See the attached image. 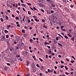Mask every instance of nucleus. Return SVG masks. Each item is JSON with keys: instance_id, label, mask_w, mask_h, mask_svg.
<instances>
[{"instance_id": "obj_43", "label": "nucleus", "mask_w": 76, "mask_h": 76, "mask_svg": "<svg viewBox=\"0 0 76 76\" xmlns=\"http://www.w3.org/2000/svg\"><path fill=\"white\" fill-rule=\"evenodd\" d=\"M28 15H31V14L30 13V12H29V11H28Z\"/></svg>"}, {"instance_id": "obj_45", "label": "nucleus", "mask_w": 76, "mask_h": 76, "mask_svg": "<svg viewBox=\"0 0 76 76\" xmlns=\"http://www.w3.org/2000/svg\"><path fill=\"white\" fill-rule=\"evenodd\" d=\"M41 11H42V12H44V10H43V9H41Z\"/></svg>"}, {"instance_id": "obj_48", "label": "nucleus", "mask_w": 76, "mask_h": 76, "mask_svg": "<svg viewBox=\"0 0 76 76\" xmlns=\"http://www.w3.org/2000/svg\"><path fill=\"white\" fill-rule=\"evenodd\" d=\"M41 33H42V34L43 33V32H44V31H43L42 30L40 31Z\"/></svg>"}, {"instance_id": "obj_31", "label": "nucleus", "mask_w": 76, "mask_h": 76, "mask_svg": "<svg viewBox=\"0 0 76 76\" xmlns=\"http://www.w3.org/2000/svg\"><path fill=\"white\" fill-rule=\"evenodd\" d=\"M39 76H42V73H39Z\"/></svg>"}, {"instance_id": "obj_4", "label": "nucleus", "mask_w": 76, "mask_h": 76, "mask_svg": "<svg viewBox=\"0 0 76 76\" xmlns=\"http://www.w3.org/2000/svg\"><path fill=\"white\" fill-rule=\"evenodd\" d=\"M26 66H29V62L28 61H27L26 62Z\"/></svg>"}, {"instance_id": "obj_62", "label": "nucleus", "mask_w": 76, "mask_h": 76, "mask_svg": "<svg viewBox=\"0 0 76 76\" xmlns=\"http://www.w3.org/2000/svg\"><path fill=\"white\" fill-rule=\"evenodd\" d=\"M36 35H37V34H33V36H36Z\"/></svg>"}, {"instance_id": "obj_53", "label": "nucleus", "mask_w": 76, "mask_h": 76, "mask_svg": "<svg viewBox=\"0 0 76 76\" xmlns=\"http://www.w3.org/2000/svg\"><path fill=\"white\" fill-rule=\"evenodd\" d=\"M44 44L45 45H47V43L46 42H45Z\"/></svg>"}, {"instance_id": "obj_59", "label": "nucleus", "mask_w": 76, "mask_h": 76, "mask_svg": "<svg viewBox=\"0 0 76 76\" xmlns=\"http://www.w3.org/2000/svg\"><path fill=\"white\" fill-rule=\"evenodd\" d=\"M61 63H62V64H63L64 63V62L62 61H61Z\"/></svg>"}, {"instance_id": "obj_57", "label": "nucleus", "mask_w": 76, "mask_h": 76, "mask_svg": "<svg viewBox=\"0 0 76 76\" xmlns=\"http://www.w3.org/2000/svg\"><path fill=\"white\" fill-rule=\"evenodd\" d=\"M16 12L18 13H19L20 12L19 11H18V10H17L16 11Z\"/></svg>"}, {"instance_id": "obj_55", "label": "nucleus", "mask_w": 76, "mask_h": 76, "mask_svg": "<svg viewBox=\"0 0 76 76\" xmlns=\"http://www.w3.org/2000/svg\"><path fill=\"white\" fill-rule=\"evenodd\" d=\"M42 21L43 22H45V20L44 19L42 20Z\"/></svg>"}, {"instance_id": "obj_17", "label": "nucleus", "mask_w": 76, "mask_h": 76, "mask_svg": "<svg viewBox=\"0 0 76 76\" xmlns=\"http://www.w3.org/2000/svg\"><path fill=\"white\" fill-rule=\"evenodd\" d=\"M21 5L23 6H24V7H26V5L25 4H22Z\"/></svg>"}, {"instance_id": "obj_64", "label": "nucleus", "mask_w": 76, "mask_h": 76, "mask_svg": "<svg viewBox=\"0 0 76 76\" xmlns=\"http://www.w3.org/2000/svg\"><path fill=\"white\" fill-rule=\"evenodd\" d=\"M60 72L61 73H62L63 72V71L62 70H60Z\"/></svg>"}, {"instance_id": "obj_22", "label": "nucleus", "mask_w": 76, "mask_h": 76, "mask_svg": "<svg viewBox=\"0 0 76 76\" xmlns=\"http://www.w3.org/2000/svg\"><path fill=\"white\" fill-rule=\"evenodd\" d=\"M24 28L25 29H26L27 30L28 29V27H26V26H24Z\"/></svg>"}, {"instance_id": "obj_39", "label": "nucleus", "mask_w": 76, "mask_h": 76, "mask_svg": "<svg viewBox=\"0 0 76 76\" xmlns=\"http://www.w3.org/2000/svg\"><path fill=\"white\" fill-rule=\"evenodd\" d=\"M36 66H37V67H39V65H38V64H37Z\"/></svg>"}, {"instance_id": "obj_40", "label": "nucleus", "mask_w": 76, "mask_h": 76, "mask_svg": "<svg viewBox=\"0 0 76 76\" xmlns=\"http://www.w3.org/2000/svg\"><path fill=\"white\" fill-rule=\"evenodd\" d=\"M74 62H75V61H71V63H74Z\"/></svg>"}, {"instance_id": "obj_29", "label": "nucleus", "mask_w": 76, "mask_h": 76, "mask_svg": "<svg viewBox=\"0 0 76 76\" xmlns=\"http://www.w3.org/2000/svg\"><path fill=\"white\" fill-rule=\"evenodd\" d=\"M56 39L57 41H58V37H57Z\"/></svg>"}, {"instance_id": "obj_20", "label": "nucleus", "mask_w": 76, "mask_h": 76, "mask_svg": "<svg viewBox=\"0 0 76 76\" xmlns=\"http://www.w3.org/2000/svg\"><path fill=\"white\" fill-rule=\"evenodd\" d=\"M39 60H40V61H41L42 62L43 60H42V59H41V58H39Z\"/></svg>"}, {"instance_id": "obj_46", "label": "nucleus", "mask_w": 76, "mask_h": 76, "mask_svg": "<svg viewBox=\"0 0 76 76\" xmlns=\"http://www.w3.org/2000/svg\"><path fill=\"white\" fill-rule=\"evenodd\" d=\"M17 26L18 27H20V25L19 24H18L17 25Z\"/></svg>"}, {"instance_id": "obj_35", "label": "nucleus", "mask_w": 76, "mask_h": 76, "mask_svg": "<svg viewBox=\"0 0 76 76\" xmlns=\"http://www.w3.org/2000/svg\"><path fill=\"white\" fill-rule=\"evenodd\" d=\"M22 33H25V31H24V30H22Z\"/></svg>"}, {"instance_id": "obj_54", "label": "nucleus", "mask_w": 76, "mask_h": 76, "mask_svg": "<svg viewBox=\"0 0 76 76\" xmlns=\"http://www.w3.org/2000/svg\"><path fill=\"white\" fill-rule=\"evenodd\" d=\"M51 12L52 13H54V11L53 10H51Z\"/></svg>"}, {"instance_id": "obj_9", "label": "nucleus", "mask_w": 76, "mask_h": 76, "mask_svg": "<svg viewBox=\"0 0 76 76\" xmlns=\"http://www.w3.org/2000/svg\"><path fill=\"white\" fill-rule=\"evenodd\" d=\"M71 40H72L73 41H74V40H75V38H74V37H72L71 39Z\"/></svg>"}, {"instance_id": "obj_25", "label": "nucleus", "mask_w": 76, "mask_h": 76, "mask_svg": "<svg viewBox=\"0 0 76 76\" xmlns=\"http://www.w3.org/2000/svg\"><path fill=\"white\" fill-rule=\"evenodd\" d=\"M9 37V35H7L6 36V38H8Z\"/></svg>"}, {"instance_id": "obj_61", "label": "nucleus", "mask_w": 76, "mask_h": 76, "mask_svg": "<svg viewBox=\"0 0 76 76\" xmlns=\"http://www.w3.org/2000/svg\"><path fill=\"white\" fill-rule=\"evenodd\" d=\"M70 6H71V7L72 8H73V6H74L71 5H70Z\"/></svg>"}, {"instance_id": "obj_37", "label": "nucleus", "mask_w": 76, "mask_h": 76, "mask_svg": "<svg viewBox=\"0 0 76 76\" xmlns=\"http://www.w3.org/2000/svg\"><path fill=\"white\" fill-rule=\"evenodd\" d=\"M58 57H59V58H61V56L60 55H58Z\"/></svg>"}, {"instance_id": "obj_26", "label": "nucleus", "mask_w": 76, "mask_h": 76, "mask_svg": "<svg viewBox=\"0 0 76 76\" xmlns=\"http://www.w3.org/2000/svg\"><path fill=\"white\" fill-rule=\"evenodd\" d=\"M10 28V25H9L7 26V28Z\"/></svg>"}, {"instance_id": "obj_33", "label": "nucleus", "mask_w": 76, "mask_h": 76, "mask_svg": "<svg viewBox=\"0 0 76 76\" xmlns=\"http://www.w3.org/2000/svg\"><path fill=\"white\" fill-rule=\"evenodd\" d=\"M68 36H69V37H72V36L70 35V34H68Z\"/></svg>"}, {"instance_id": "obj_2", "label": "nucleus", "mask_w": 76, "mask_h": 76, "mask_svg": "<svg viewBox=\"0 0 76 76\" xmlns=\"http://www.w3.org/2000/svg\"><path fill=\"white\" fill-rule=\"evenodd\" d=\"M23 53L24 54H26V56H27V55H28V53L27 52L24 51L23 52Z\"/></svg>"}, {"instance_id": "obj_52", "label": "nucleus", "mask_w": 76, "mask_h": 76, "mask_svg": "<svg viewBox=\"0 0 76 76\" xmlns=\"http://www.w3.org/2000/svg\"><path fill=\"white\" fill-rule=\"evenodd\" d=\"M33 18H36L37 16H33Z\"/></svg>"}, {"instance_id": "obj_50", "label": "nucleus", "mask_w": 76, "mask_h": 76, "mask_svg": "<svg viewBox=\"0 0 76 76\" xmlns=\"http://www.w3.org/2000/svg\"><path fill=\"white\" fill-rule=\"evenodd\" d=\"M33 9H34V10H37V9L35 7H34Z\"/></svg>"}, {"instance_id": "obj_19", "label": "nucleus", "mask_w": 76, "mask_h": 76, "mask_svg": "<svg viewBox=\"0 0 76 76\" xmlns=\"http://www.w3.org/2000/svg\"><path fill=\"white\" fill-rule=\"evenodd\" d=\"M72 58H73L74 59V60H76V59H75V57L73 56H72Z\"/></svg>"}, {"instance_id": "obj_13", "label": "nucleus", "mask_w": 76, "mask_h": 76, "mask_svg": "<svg viewBox=\"0 0 76 76\" xmlns=\"http://www.w3.org/2000/svg\"><path fill=\"white\" fill-rule=\"evenodd\" d=\"M0 20H1V22H3V18H1Z\"/></svg>"}, {"instance_id": "obj_41", "label": "nucleus", "mask_w": 76, "mask_h": 76, "mask_svg": "<svg viewBox=\"0 0 76 76\" xmlns=\"http://www.w3.org/2000/svg\"><path fill=\"white\" fill-rule=\"evenodd\" d=\"M47 47H48V48H51V47H50V46H49L48 45H47Z\"/></svg>"}, {"instance_id": "obj_24", "label": "nucleus", "mask_w": 76, "mask_h": 76, "mask_svg": "<svg viewBox=\"0 0 76 76\" xmlns=\"http://www.w3.org/2000/svg\"><path fill=\"white\" fill-rule=\"evenodd\" d=\"M67 66H65V69H66V70H68V69H67Z\"/></svg>"}, {"instance_id": "obj_60", "label": "nucleus", "mask_w": 76, "mask_h": 76, "mask_svg": "<svg viewBox=\"0 0 76 76\" xmlns=\"http://www.w3.org/2000/svg\"><path fill=\"white\" fill-rule=\"evenodd\" d=\"M65 74L66 75H69V73L66 72L65 73Z\"/></svg>"}, {"instance_id": "obj_47", "label": "nucleus", "mask_w": 76, "mask_h": 76, "mask_svg": "<svg viewBox=\"0 0 76 76\" xmlns=\"http://www.w3.org/2000/svg\"><path fill=\"white\" fill-rule=\"evenodd\" d=\"M20 1L21 2V3H23V0H20Z\"/></svg>"}, {"instance_id": "obj_7", "label": "nucleus", "mask_w": 76, "mask_h": 76, "mask_svg": "<svg viewBox=\"0 0 76 76\" xmlns=\"http://www.w3.org/2000/svg\"><path fill=\"white\" fill-rule=\"evenodd\" d=\"M35 20L36 21V22H39V20H37V18H35Z\"/></svg>"}, {"instance_id": "obj_34", "label": "nucleus", "mask_w": 76, "mask_h": 76, "mask_svg": "<svg viewBox=\"0 0 76 76\" xmlns=\"http://www.w3.org/2000/svg\"><path fill=\"white\" fill-rule=\"evenodd\" d=\"M4 70H7V67H5L4 68Z\"/></svg>"}, {"instance_id": "obj_58", "label": "nucleus", "mask_w": 76, "mask_h": 76, "mask_svg": "<svg viewBox=\"0 0 76 76\" xmlns=\"http://www.w3.org/2000/svg\"><path fill=\"white\" fill-rule=\"evenodd\" d=\"M45 57L46 58H48V55H46Z\"/></svg>"}, {"instance_id": "obj_49", "label": "nucleus", "mask_w": 76, "mask_h": 76, "mask_svg": "<svg viewBox=\"0 0 76 76\" xmlns=\"http://www.w3.org/2000/svg\"><path fill=\"white\" fill-rule=\"evenodd\" d=\"M29 48L30 50H31V49L32 48V47H31V46H29Z\"/></svg>"}, {"instance_id": "obj_21", "label": "nucleus", "mask_w": 76, "mask_h": 76, "mask_svg": "<svg viewBox=\"0 0 76 76\" xmlns=\"http://www.w3.org/2000/svg\"><path fill=\"white\" fill-rule=\"evenodd\" d=\"M32 41H33V40H32V39H30V42H31V43H32Z\"/></svg>"}, {"instance_id": "obj_3", "label": "nucleus", "mask_w": 76, "mask_h": 76, "mask_svg": "<svg viewBox=\"0 0 76 76\" xmlns=\"http://www.w3.org/2000/svg\"><path fill=\"white\" fill-rule=\"evenodd\" d=\"M46 12L47 14H48L49 15H50L51 13V12H50V11H48V10L46 11Z\"/></svg>"}, {"instance_id": "obj_11", "label": "nucleus", "mask_w": 76, "mask_h": 76, "mask_svg": "<svg viewBox=\"0 0 76 76\" xmlns=\"http://www.w3.org/2000/svg\"><path fill=\"white\" fill-rule=\"evenodd\" d=\"M5 18L6 20H9V17H8V16H6L5 17Z\"/></svg>"}, {"instance_id": "obj_51", "label": "nucleus", "mask_w": 76, "mask_h": 76, "mask_svg": "<svg viewBox=\"0 0 76 76\" xmlns=\"http://www.w3.org/2000/svg\"><path fill=\"white\" fill-rule=\"evenodd\" d=\"M8 66H10V64L9 63H7V64Z\"/></svg>"}, {"instance_id": "obj_30", "label": "nucleus", "mask_w": 76, "mask_h": 76, "mask_svg": "<svg viewBox=\"0 0 76 76\" xmlns=\"http://www.w3.org/2000/svg\"><path fill=\"white\" fill-rule=\"evenodd\" d=\"M12 50H13V48H10V51H12Z\"/></svg>"}, {"instance_id": "obj_10", "label": "nucleus", "mask_w": 76, "mask_h": 76, "mask_svg": "<svg viewBox=\"0 0 76 76\" xmlns=\"http://www.w3.org/2000/svg\"><path fill=\"white\" fill-rule=\"evenodd\" d=\"M4 32H5V33H6V34L7 33H8V32H9V31H7V30H5Z\"/></svg>"}, {"instance_id": "obj_38", "label": "nucleus", "mask_w": 76, "mask_h": 76, "mask_svg": "<svg viewBox=\"0 0 76 76\" xmlns=\"http://www.w3.org/2000/svg\"><path fill=\"white\" fill-rule=\"evenodd\" d=\"M48 72L49 73H50V72H51V70H50V69H48Z\"/></svg>"}, {"instance_id": "obj_15", "label": "nucleus", "mask_w": 76, "mask_h": 76, "mask_svg": "<svg viewBox=\"0 0 76 76\" xmlns=\"http://www.w3.org/2000/svg\"><path fill=\"white\" fill-rule=\"evenodd\" d=\"M62 31H66V29H64V28L63 29H61Z\"/></svg>"}, {"instance_id": "obj_8", "label": "nucleus", "mask_w": 76, "mask_h": 76, "mask_svg": "<svg viewBox=\"0 0 76 76\" xmlns=\"http://www.w3.org/2000/svg\"><path fill=\"white\" fill-rule=\"evenodd\" d=\"M51 6L53 7H56V6L55 5H54L53 4H51Z\"/></svg>"}, {"instance_id": "obj_23", "label": "nucleus", "mask_w": 76, "mask_h": 76, "mask_svg": "<svg viewBox=\"0 0 76 76\" xmlns=\"http://www.w3.org/2000/svg\"><path fill=\"white\" fill-rule=\"evenodd\" d=\"M16 20H19V17H16Z\"/></svg>"}, {"instance_id": "obj_28", "label": "nucleus", "mask_w": 76, "mask_h": 76, "mask_svg": "<svg viewBox=\"0 0 76 76\" xmlns=\"http://www.w3.org/2000/svg\"><path fill=\"white\" fill-rule=\"evenodd\" d=\"M26 4H28V5H31V4L30 3H27Z\"/></svg>"}, {"instance_id": "obj_18", "label": "nucleus", "mask_w": 76, "mask_h": 76, "mask_svg": "<svg viewBox=\"0 0 76 76\" xmlns=\"http://www.w3.org/2000/svg\"><path fill=\"white\" fill-rule=\"evenodd\" d=\"M58 45H59L60 46H61V47H63V45L62 44H60V43H58Z\"/></svg>"}, {"instance_id": "obj_32", "label": "nucleus", "mask_w": 76, "mask_h": 76, "mask_svg": "<svg viewBox=\"0 0 76 76\" xmlns=\"http://www.w3.org/2000/svg\"><path fill=\"white\" fill-rule=\"evenodd\" d=\"M23 11H24V12H26V10H25V9L24 8H23Z\"/></svg>"}, {"instance_id": "obj_1", "label": "nucleus", "mask_w": 76, "mask_h": 76, "mask_svg": "<svg viewBox=\"0 0 76 76\" xmlns=\"http://www.w3.org/2000/svg\"><path fill=\"white\" fill-rule=\"evenodd\" d=\"M27 36H28V34H25L23 35V36L24 37H26Z\"/></svg>"}, {"instance_id": "obj_27", "label": "nucleus", "mask_w": 76, "mask_h": 76, "mask_svg": "<svg viewBox=\"0 0 76 76\" xmlns=\"http://www.w3.org/2000/svg\"><path fill=\"white\" fill-rule=\"evenodd\" d=\"M26 76H30V74L28 73L26 75Z\"/></svg>"}, {"instance_id": "obj_12", "label": "nucleus", "mask_w": 76, "mask_h": 76, "mask_svg": "<svg viewBox=\"0 0 76 76\" xmlns=\"http://www.w3.org/2000/svg\"><path fill=\"white\" fill-rule=\"evenodd\" d=\"M58 35H59V36L61 37V38H63V37H62V36H61V35L60 34H58Z\"/></svg>"}, {"instance_id": "obj_16", "label": "nucleus", "mask_w": 76, "mask_h": 76, "mask_svg": "<svg viewBox=\"0 0 76 76\" xmlns=\"http://www.w3.org/2000/svg\"><path fill=\"white\" fill-rule=\"evenodd\" d=\"M19 60H20V61H23L21 57H20V58L19 59Z\"/></svg>"}, {"instance_id": "obj_36", "label": "nucleus", "mask_w": 76, "mask_h": 76, "mask_svg": "<svg viewBox=\"0 0 76 76\" xmlns=\"http://www.w3.org/2000/svg\"><path fill=\"white\" fill-rule=\"evenodd\" d=\"M28 23H30V22H31V20H28Z\"/></svg>"}, {"instance_id": "obj_56", "label": "nucleus", "mask_w": 76, "mask_h": 76, "mask_svg": "<svg viewBox=\"0 0 76 76\" xmlns=\"http://www.w3.org/2000/svg\"><path fill=\"white\" fill-rule=\"evenodd\" d=\"M12 16L14 18H15V15H13V14H12Z\"/></svg>"}, {"instance_id": "obj_44", "label": "nucleus", "mask_w": 76, "mask_h": 76, "mask_svg": "<svg viewBox=\"0 0 76 76\" xmlns=\"http://www.w3.org/2000/svg\"><path fill=\"white\" fill-rule=\"evenodd\" d=\"M7 12H9V13H10V12H11L10 11V10H7Z\"/></svg>"}, {"instance_id": "obj_6", "label": "nucleus", "mask_w": 76, "mask_h": 76, "mask_svg": "<svg viewBox=\"0 0 76 76\" xmlns=\"http://www.w3.org/2000/svg\"><path fill=\"white\" fill-rule=\"evenodd\" d=\"M43 27L45 29H47V27L45 26V24H44L43 25Z\"/></svg>"}, {"instance_id": "obj_42", "label": "nucleus", "mask_w": 76, "mask_h": 76, "mask_svg": "<svg viewBox=\"0 0 76 76\" xmlns=\"http://www.w3.org/2000/svg\"><path fill=\"white\" fill-rule=\"evenodd\" d=\"M63 28H64V26H62L61 27V29H63Z\"/></svg>"}, {"instance_id": "obj_5", "label": "nucleus", "mask_w": 76, "mask_h": 76, "mask_svg": "<svg viewBox=\"0 0 76 76\" xmlns=\"http://www.w3.org/2000/svg\"><path fill=\"white\" fill-rule=\"evenodd\" d=\"M5 36H2V39H3V40H5Z\"/></svg>"}, {"instance_id": "obj_63", "label": "nucleus", "mask_w": 76, "mask_h": 76, "mask_svg": "<svg viewBox=\"0 0 76 76\" xmlns=\"http://www.w3.org/2000/svg\"><path fill=\"white\" fill-rule=\"evenodd\" d=\"M52 56H54L55 55V54L53 53H52Z\"/></svg>"}, {"instance_id": "obj_14", "label": "nucleus", "mask_w": 76, "mask_h": 76, "mask_svg": "<svg viewBox=\"0 0 76 76\" xmlns=\"http://www.w3.org/2000/svg\"><path fill=\"white\" fill-rule=\"evenodd\" d=\"M64 37L65 38H66V39H68V38H69V37H68L67 36H64Z\"/></svg>"}]
</instances>
